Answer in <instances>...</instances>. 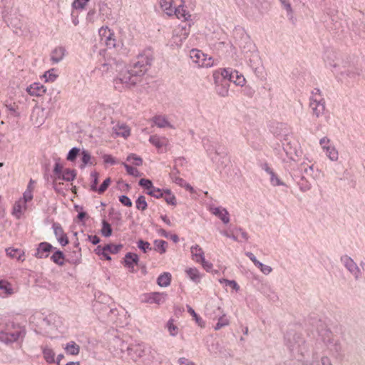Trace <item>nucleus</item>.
Instances as JSON below:
<instances>
[{"instance_id": "nucleus-7", "label": "nucleus", "mask_w": 365, "mask_h": 365, "mask_svg": "<svg viewBox=\"0 0 365 365\" xmlns=\"http://www.w3.org/2000/svg\"><path fill=\"white\" fill-rule=\"evenodd\" d=\"M190 56L192 62L199 67L210 68L215 64L212 57L197 49H192L190 52Z\"/></svg>"}, {"instance_id": "nucleus-32", "label": "nucleus", "mask_w": 365, "mask_h": 365, "mask_svg": "<svg viewBox=\"0 0 365 365\" xmlns=\"http://www.w3.org/2000/svg\"><path fill=\"white\" fill-rule=\"evenodd\" d=\"M154 250L162 255L166 252L168 248V242L163 240H155L153 242Z\"/></svg>"}, {"instance_id": "nucleus-60", "label": "nucleus", "mask_w": 365, "mask_h": 365, "mask_svg": "<svg viewBox=\"0 0 365 365\" xmlns=\"http://www.w3.org/2000/svg\"><path fill=\"white\" fill-rule=\"evenodd\" d=\"M235 232L237 234H238L239 239L241 240L240 242H242V241L246 242L248 240L249 235H248L247 232H245L243 229L237 228V229L235 230Z\"/></svg>"}, {"instance_id": "nucleus-5", "label": "nucleus", "mask_w": 365, "mask_h": 365, "mask_svg": "<svg viewBox=\"0 0 365 365\" xmlns=\"http://www.w3.org/2000/svg\"><path fill=\"white\" fill-rule=\"evenodd\" d=\"M120 349L123 354L126 353L129 359L134 362L139 361L145 354V346L143 344H130L128 345L122 341L120 343Z\"/></svg>"}, {"instance_id": "nucleus-55", "label": "nucleus", "mask_w": 365, "mask_h": 365, "mask_svg": "<svg viewBox=\"0 0 365 365\" xmlns=\"http://www.w3.org/2000/svg\"><path fill=\"white\" fill-rule=\"evenodd\" d=\"M42 89V91H46V88H44L40 83H34L26 88V91H36Z\"/></svg>"}, {"instance_id": "nucleus-6", "label": "nucleus", "mask_w": 365, "mask_h": 365, "mask_svg": "<svg viewBox=\"0 0 365 365\" xmlns=\"http://www.w3.org/2000/svg\"><path fill=\"white\" fill-rule=\"evenodd\" d=\"M221 76L223 79H228L235 85L243 86L246 82L243 75L237 71H231L229 68H220L213 73V77L215 80Z\"/></svg>"}, {"instance_id": "nucleus-34", "label": "nucleus", "mask_w": 365, "mask_h": 365, "mask_svg": "<svg viewBox=\"0 0 365 365\" xmlns=\"http://www.w3.org/2000/svg\"><path fill=\"white\" fill-rule=\"evenodd\" d=\"M26 205L24 202L21 200L16 202L13 207V214L17 217L20 218L21 215L23 214V211L26 210Z\"/></svg>"}, {"instance_id": "nucleus-3", "label": "nucleus", "mask_w": 365, "mask_h": 365, "mask_svg": "<svg viewBox=\"0 0 365 365\" xmlns=\"http://www.w3.org/2000/svg\"><path fill=\"white\" fill-rule=\"evenodd\" d=\"M284 344L292 352L302 353L305 349V340L302 334L295 330L289 329L284 337Z\"/></svg>"}, {"instance_id": "nucleus-38", "label": "nucleus", "mask_w": 365, "mask_h": 365, "mask_svg": "<svg viewBox=\"0 0 365 365\" xmlns=\"http://www.w3.org/2000/svg\"><path fill=\"white\" fill-rule=\"evenodd\" d=\"M65 350L67 354L71 355H78L79 354L80 346L74 341H70L65 346Z\"/></svg>"}, {"instance_id": "nucleus-43", "label": "nucleus", "mask_w": 365, "mask_h": 365, "mask_svg": "<svg viewBox=\"0 0 365 365\" xmlns=\"http://www.w3.org/2000/svg\"><path fill=\"white\" fill-rule=\"evenodd\" d=\"M165 195L164 199L165 202L168 205H176V197L171 192L170 190L165 189L163 192V195Z\"/></svg>"}, {"instance_id": "nucleus-50", "label": "nucleus", "mask_w": 365, "mask_h": 365, "mask_svg": "<svg viewBox=\"0 0 365 365\" xmlns=\"http://www.w3.org/2000/svg\"><path fill=\"white\" fill-rule=\"evenodd\" d=\"M137 245L138 247L144 253H146L147 252L150 251L152 250L150 244L147 241L139 240L137 242Z\"/></svg>"}, {"instance_id": "nucleus-13", "label": "nucleus", "mask_w": 365, "mask_h": 365, "mask_svg": "<svg viewBox=\"0 0 365 365\" xmlns=\"http://www.w3.org/2000/svg\"><path fill=\"white\" fill-rule=\"evenodd\" d=\"M123 265L128 269L130 272H135V265H139V257L137 254L128 252L125 254L123 261Z\"/></svg>"}, {"instance_id": "nucleus-14", "label": "nucleus", "mask_w": 365, "mask_h": 365, "mask_svg": "<svg viewBox=\"0 0 365 365\" xmlns=\"http://www.w3.org/2000/svg\"><path fill=\"white\" fill-rule=\"evenodd\" d=\"M209 211L214 215L220 218L224 224H227L230 222V215L227 210L222 207H215L210 205Z\"/></svg>"}, {"instance_id": "nucleus-59", "label": "nucleus", "mask_w": 365, "mask_h": 365, "mask_svg": "<svg viewBox=\"0 0 365 365\" xmlns=\"http://www.w3.org/2000/svg\"><path fill=\"white\" fill-rule=\"evenodd\" d=\"M187 38V34L185 31L182 34V36H178V34H175L173 36V43L177 46H179L181 45L183 40H185Z\"/></svg>"}, {"instance_id": "nucleus-54", "label": "nucleus", "mask_w": 365, "mask_h": 365, "mask_svg": "<svg viewBox=\"0 0 365 365\" xmlns=\"http://www.w3.org/2000/svg\"><path fill=\"white\" fill-rule=\"evenodd\" d=\"M79 152L80 149L78 148L73 147L69 150L66 159L69 161H73L74 160H76Z\"/></svg>"}, {"instance_id": "nucleus-61", "label": "nucleus", "mask_w": 365, "mask_h": 365, "mask_svg": "<svg viewBox=\"0 0 365 365\" xmlns=\"http://www.w3.org/2000/svg\"><path fill=\"white\" fill-rule=\"evenodd\" d=\"M111 180L110 178H107L103 183L100 185V187L98 188V192L100 194L103 193L107 188L108 187L109 185L110 184Z\"/></svg>"}, {"instance_id": "nucleus-23", "label": "nucleus", "mask_w": 365, "mask_h": 365, "mask_svg": "<svg viewBox=\"0 0 365 365\" xmlns=\"http://www.w3.org/2000/svg\"><path fill=\"white\" fill-rule=\"evenodd\" d=\"M190 252L192 258L196 262H200V260H203L205 257V253L202 249L198 245H195L191 247Z\"/></svg>"}, {"instance_id": "nucleus-47", "label": "nucleus", "mask_w": 365, "mask_h": 365, "mask_svg": "<svg viewBox=\"0 0 365 365\" xmlns=\"http://www.w3.org/2000/svg\"><path fill=\"white\" fill-rule=\"evenodd\" d=\"M135 206L138 210L144 211L147 209L148 204L145 200V197L143 195H140L136 201H135Z\"/></svg>"}, {"instance_id": "nucleus-35", "label": "nucleus", "mask_w": 365, "mask_h": 365, "mask_svg": "<svg viewBox=\"0 0 365 365\" xmlns=\"http://www.w3.org/2000/svg\"><path fill=\"white\" fill-rule=\"evenodd\" d=\"M76 176V173L75 170L73 169H66L63 170L62 175L58 177V180H63L67 182L73 181Z\"/></svg>"}, {"instance_id": "nucleus-9", "label": "nucleus", "mask_w": 365, "mask_h": 365, "mask_svg": "<svg viewBox=\"0 0 365 365\" xmlns=\"http://www.w3.org/2000/svg\"><path fill=\"white\" fill-rule=\"evenodd\" d=\"M101 42L106 45L108 48L116 46V39L114 33L108 27H101L98 31Z\"/></svg>"}, {"instance_id": "nucleus-19", "label": "nucleus", "mask_w": 365, "mask_h": 365, "mask_svg": "<svg viewBox=\"0 0 365 365\" xmlns=\"http://www.w3.org/2000/svg\"><path fill=\"white\" fill-rule=\"evenodd\" d=\"M66 48L63 46L55 48L51 53V60L53 63L61 61L66 56Z\"/></svg>"}, {"instance_id": "nucleus-31", "label": "nucleus", "mask_w": 365, "mask_h": 365, "mask_svg": "<svg viewBox=\"0 0 365 365\" xmlns=\"http://www.w3.org/2000/svg\"><path fill=\"white\" fill-rule=\"evenodd\" d=\"M282 146L284 152L286 153L287 155L292 160H294V158L292 156L293 153L296 154V150L294 148H292L291 145V142L289 141V139L287 137L284 138L282 142Z\"/></svg>"}, {"instance_id": "nucleus-26", "label": "nucleus", "mask_w": 365, "mask_h": 365, "mask_svg": "<svg viewBox=\"0 0 365 365\" xmlns=\"http://www.w3.org/2000/svg\"><path fill=\"white\" fill-rule=\"evenodd\" d=\"M6 255L11 258L16 259L19 261H24V252L19 250L13 247H9L6 249Z\"/></svg>"}, {"instance_id": "nucleus-11", "label": "nucleus", "mask_w": 365, "mask_h": 365, "mask_svg": "<svg viewBox=\"0 0 365 365\" xmlns=\"http://www.w3.org/2000/svg\"><path fill=\"white\" fill-rule=\"evenodd\" d=\"M166 298V293L153 292L143 294L141 297V302L143 303L161 304L165 302Z\"/></svg>"}, {"instance_id": "nucleus-36", "label": "nucleus", "mask_w": 365, "mask_h": 365, "mask_svg": "<svg viewBox=\"0 0 365 365\" xmlns=\"http://www.w3.org/2000/svg\"><path fill=\"white\" fill-rule=\"evenodd\" d=\"M59 159L56 160L54 168H53V173L55 175L53 182V187L55 190H57L56 188V180L58 179V177L61 176L63 173V165L59 163Z\"/></svg>"}, {"instance_id": "nucleus-62", "label": "nucleus", "mask_w": 365, "mask_h": 365, "mask_svg": "<svg viewBox=\"0 0 365 365\" xmlns=\"http://www.w3.org/2000/svg\"><path fill=\"white\" fill-rule=\"evenodd\" d=\"M139 185L148 190V191L153 187V182L148 179L142 178L139 181Z\"/></svg>"}, {"instance_id": "nucleus-52", "label": "nucleus", "mask_w": 365, "mask_h": 365, "mask_svg": "<svg viewBox=\"0 0 365 365\" xmlns=\"http://www.w3.org/2000/svg\"><path fill=\"white\" fill-rule=\"evenodd\" d=\"M220 283L225 284V285L230 286L235 291H238L240 289V286L235 280H230L227 279H220Z\"/></svg>"}, {"instance_id": "nucleus-15", "label": "nucleus", "mask_w": 365, "mask_h": 365, "mask_svg": "<svg viewBox=\"0 0 365 365\" xmlns=\"http://www.w3.org/2000/svg\"><path fill=\"white\" fill-rule=\"evenodd\" d=\"M56 249L47 242H43L38 244V247L36 249V252L35 253V257L38 259H43L48 257V253Z\"/></svg>"}, {"instance_id": "nucleus-33", "label": "nucleus", "mask_w": 365, "mask_h": 365, "mask_svg": "<svg viewBox=\"0 0 365 365\" xmlns=\"http://www.w3.org/2000/svg\"><path fill=\"white\" fill-rule=\"evenodd\" d=\"M297 184L299 187L300 190L302 192L309 190L312 187L309 178H307L304 175H301V176L299 177V180L297 181Z\"/></svg>"}, {"instance_id": "nucleus-49", "label": "nucleus", "mask_w": 365, "mask_h": 365, "mask_svg": "<svg viewBox=\"0 0 365 365\" xmlns=\"http://www.w3.org/2000/svg\"><path fill=\"white\" fill-rule=\"evenodd\" d=\"M101 234L106 237H110L112 235L111 226L106 220H103L102 222Z\"/></svg>"}, {"instance_id": "nucleus-30", "label": "nucleus", "mask_w": 365, "mask_h": 365, "mask_svg": "<svg viewBox=\"0 0 365 365\" xmlns=\"http://www.w3.org/2000/svg\"><path fill=\"white\" fill-rule=\"evenodd\" d=\"M300 170L302 172V175H304L307 178L314 179L316 175L314 173V166L305 165L304 163L301 164Z\"/></svg>"}, {"instance_id": "nucleus-57", "label": "nucleus", "mask_w": 365, "mask_h": 365, "mask_svg": "<svg viewBox=\"0 0 365 365\" xmlns=\"http://www.w3.org/2000/svg\"><path fill=\"white\" fill-rule=\"evenodd\" d=\"M91 177L92 178V182H91V189L93 191H97L98 190L97 185H98V174L96 172H92L91 174Z\"/></svg>"}, {"instance_id": "nucleus-21", "label": "nucleus", "mask_w": 365, "mask_h": 365, "mask_svg": "<svg viewBox=\"0 0 365 365\" xmlns=\"http://www.w3.org/2000/svg\"><path fill=\"white\" fill-rule=\"evenodd\" d=\"M14 293L12 285L6 280H0V296L6 297Z\"/></svg>"}, {"instance_id": "nucleus-40", "label": "nucleus", "mask_w": 365, "mask_h": 365, "mask_svg": "<svg viewBox=\"0 0 365 365\" xmlns=\"http://www.w3.org/2000/svg\"><path fill=\"white\" fill-rule=\"evenodd\" d=\"M179 174H180L179 170L177 168H175V166H173V168L170 173V176L173 182H174L175 183H176L178 185H182V183H183L184 180H185L182 178L179 177V175H178Z\"/></svg>"}, {"instance_id": "nucleus-44", "label": "nucleus", "mask_w": 365, "mask_h": 365, "mask_svg": "<svg viewBox=\"0 0 365 365\" xmlns=\"http://www.w3.org/2000/svg\"><path fill=\"white\" fill-rule=\"evenodd\" d=\"M279 1L281 2L284 9L286 10L287 16L288 17V19L291 21H293V10L292 9L289 0H279Z\"/></svg>"}, {"instance_id": "nucleus-20", "label": "nucleus", "mask_w": 365, "mask_h": 365, "mask_svg": "<svg viewBox=\"0 0 365 365\" xmlns=\"http://www.w3.org/2000/svg\"><path fill=\"white\" fill-rule=\"evenodd\" d=\"M149 142L158 149H161L168 145V139L167 138L160 137L158 135H153L150 136Z\"/></svg>"}, {"instance_id": "nucleus-29", "label": "nucleus", "mask_w": 365, "mask_h": 365, "mask_svg": "<svg viewBox=\"0 0 365 365\" xmlns=\"http://www.w3.org/2000/svg\"><path fill=\"white\" fill-rule=\"evenodd\" d=\"M160 7L163 11L168 16L173 14L175 7L173 6V0H160Z\"/></svg>"}, {"instance_id": "nucleus-53", "label": "nucleus", "mask_w": 365, "mask_h": 365, "mask_svg": "<svg viewBox=\"0 0 365 365\" xmlns=\"http://www.w3.org/2000/svg\"><path fill=\"white\" fill-rule=\"evenodd\" d=\"M125 168L127 173L132 176L138 177L140 175V172L135 168L126 164L125 163H122Z\"/></svg>"}, {"instance_id": "nucleus-46", "label": "nucleus", "mask_w": 365, "mask_h": 365, "mask_svg": "<svg viewBox=\"0 0 365 365\" xmlns=\"http://www.w3.org/2000/svg\"><path fill=\"white\" fill-rule=\"evenodd\" d=\"M163 192L164 190H161L153 185V187L150 188L148 191H147L146 193L152 197H154L156 199H159L163 197Z\"/></svg>"}, {"instance_id": "nucleus-48", "label": "nucleus", "mask_w": 365, "mask_h": 365, "mask_svg": "<svg viewBox=\"0 0 365 365\" xmlns=\"http://www.w3.org/2000/svg\"><path fill=\"white\" fill-rule=\"evenodd\" d=\"M56 69L51 68L46 71L43 78H44L45 82H53L57 78V74L56 73Z\"/></svg>"}, {"instance_id": "nucleus-41", "label": "nucleus", "mask_w": 365, "mask_h": 365, "mask_svg": "<svg viewBox=\"0 0 365 365\" xmlns=\"http://www.w3.org/2000/svg\"><path fill=\"white\" fill-rule=\"evenodd\" d=\"M186 273L189 278L192 281L195 282H200L201 276L197 268H189L186 270Z\"/></svg>"}, {"instance_id": "nucleus-58", "label": "nucleus", "mask_w": 365, "mask_h": 365, "mask_svg": "<svg viewBox=\"0 0 365 365\" xmlns=\"http://www.w3.org/2000/svg\"><path fill=\"white\" fill-rule=\"evenodd\" d=\"M257 267L260 271L264 274H269L272 272V268L270 266L264 264L263 263L259 262L257 264L255 265Z\"/></svg>"}, {"instance_id": "nucleus-37", "label": "nucleus", "mask_w": 365, "mask_h": 365, "mask_svg": "<svg viewBox=\"0 0 365 365\" xmlns=\"http://www.w3.org/2000/svg\"><path fill=\"white\" fill-rule=\"evenodd\" d=\"M217 324L214 327L215 330L217 331L221 329L222 328L227 327L230 324V320L227 317L225 313L222 314L219 318H217Z\"/></svg>"}, {"instance_id": "nucleus-25", "label": "nucleus", "mask_w": 365, "mask_h": 365, "mask_svg": "<svg viewBox=\"0 0 365 365\" xmlns=\"http://www.w3.org/2000/svg\"><path fill=\"white\" fill-rule=\"evenodd\" d=\"M43 359L48 364L55 363V352L48 346H41Z\"/></svg>"}, {"instance_id": "nucleus-12", "label": "nucleus", "mask_w": 365, "mask_h": 365, "mask_svg": "<svg viewBox=\"0 0 365 365\" xmlns=\"http://www.w3.org/2000/svg\"><path fill=\"white\" fill-rule=\"evenodd\" d=\"M46 118L45 110L40 108L36 107L33 109L31 115V120L35 127L39 128L41 126Z\"/></svg>"}, {"instance_id": "nucleus-39", "label": "nucleus", "mask_w": 365, "mask_h": 365, "mask_svg": "<svg viewBox=\"0 0 365 365\" xmlns=\"http://www.w3.org/2000/svg\"><path fill=\"white\" fill-rule=\"evenodd\" d=\"M173 14L179 19H183L184 20H187L188 17H190V15L182 5H180L178 8H175Z\"/></svg>"}, {"instance_id": "nucleus-8", "label": "nucleus", "mask_w": 365, "mask_h": 365, "mask_svg": "<svg viewBox=\"0 0 365 365\" xmlns=\"http://www.w3.org/2000/svg\"><path fill=\"white\" fill-rule=\"evenodd\" d=\"M309 106L316 117L318 118L324 113L325 110V101L321 96V93H312L310 97Z\"/></svg>"}, {"instance_id": "nucleus-17", "label": "nucleus", "mask_w": 365, "mask_h": 365, "mask_svg": "<svg viewBox=\"0 0 365 365\" xmlns=\"http://www.w3.org/2000/svg\"><path fill=\"white\" fill-rule=\"evenodd\" d=\"M81 249H73L69 251L66 255V262L71 264H79L81 262Z\"/></svg>"}, {"instance_id": "nucleus-64", "label": "nucleus", "mask_w": 365, "mask_h": 365, "mask_svg": "<svg viewBox=\"0 0 365 365\" xmlns=\"http://www.w3.org/2000/svg\"><path fill=\"white\" fill-rule=\"evenodd\" d=\"M270 182L273 186L284 185V183L280 180V179L274 172L272 173V174H270Z\"/></svg>"}, {"instance_id": "nucleus-1", "label": "nucleus", "mask_w": 365, "mask_h": 365, "mask_svg": "<svg viewBox=\"0 0 365 365\" xmlns=\"http://www.w3.org/2000/svg\"><path fill=\"white\" fill-rule=\"evenodd\" d=\"M153 60V52L147 48L138 56L137 61L133 65L120 73L118 79L115 80V88L120 89L118 84L123 85V88L130 89L145 74Z\"/></svg>"}, {"instance_id": "nucleus-22", "label": "nucleus", "mask_w": 365, "mask_h": 365, "mask_svg": "<svg viewBox=\"0 0 365 365\" xmlns=\"http://www.w3.org/2000/svg\"><path fill=\"white\" fill-rule=\"evenodd\" d=\"M336 55L335 52L327 50L324 55V60L327 66L336 68L338 64L336 62Z\"/></svg>"}, {"instance_id": "nucleus-45", "label": "nucleus", "mask_w": 365, "mask_h": 365, "mask_svg": "<svg viewBox=\"0 0 365 365\" xmlns=\"http://www.w3.org/2000/svg\"><path fill=\"white\" fill-rule=\"evenodd\" d=\"M325 150L327 152V155L331 160L336 161L338 160V151L334 146H328Z\"/></svg>"}, {"instance_id": "nucleus-10", "label": "nucleus", "mask_w": 365, "mask_h": 365, "mask_svg": "<svg viewBox=\"0 0 365 365\" xmlns=\"http://www.w3.org/2000/svg\"><path fill=\"white\" fill-rule=\"evenodd\" d=\"M341 262L348 271L354 275L356 280H359L361 277V272L354 259L348 255L341 257Z\"/></svg>"}, {"instance_id": "nucleus-18", "label": "nucleus", "mask_w": 365, "mask_h": 365, "mask_svg": "<svg viewBox=\"0 0 365 365\" xmlns=\"http://www.w3.org/2000/svg\"><path fill=\"white\" fill-rule=\"evenodd\" d=\"M113 132L115 133V136H120L124 138H127L130 135V129L125 123H117L113 127Z\"/></svg>"}, {"instance_id": "nucleus-56", "label": "nucleus", "mask_w": 365, "mask_h": 365, "mask_svg": "<svg viewBox=\"0 0 365 365\" xmlns=\"http://www.w3.org/2000/svg\"><path fill=\"white\" fill-rule=\"evenodd\" d=\"M167 327H168V331H169L170 334L172 336H175L178 334V328L177 326H175L173 323V320L172 319L168 321V324H167Z\"/></svg>"}, {"instance_id": "nucleus-28", "label": "nucleus", "mask_w": 365, "mask_h": 365, "mask_svg": "<svg viewBox=\"0 0 365 365\" xmlns=\"http://www.w3.org/2000/svg\"><path fill=\"white\" fill-rule=\"evenodd\" d=\"M171 274L169 272H163L160 274L157 279V284L162 287H166L170 284Z\"/></svg>"}, {"instance_id": "nucleus-42", "label": "nucleus", "mask_w": 365, "mask_h": 365, "mask_svg": "<svg viewBox=\"0 0 365 365\" xmlns=\"http://www.w3.org/2000/svg\"><path fill=\"white\" fill-rule=\"evenodd\" d=\"M122 248H123V245H121V244H118V245L108 244V245H105L103 247V251L109 252L111 254H117L120 251V250Z\"/></svg>"}, {"instance_id": "nucleus-27", "label": "nucleus", "mask_w": 365, "mask_h": 365, "mask_svg": "<svg viewBox=\"0 0 365 365\" xmlns=\"http://www.w3.org/2000/svg\"><path fill=\"white\" fill-rule=\"evenodd\" d=\"M152 121L155 124V125L158 128H173V125L169 123L167 118L163 115H155L152 118Z\"/></svg>"}, {"instance_id": "nucleus-63", "label": "nucleus", "mask_w": 365, "mask_h": 365, "mask_svg": "<svg viewBox=\"0 0 365 365\" xmlns=\"http://www.w3.org/2000/svg\"><path fill=\"white\" fill-rule=\"evenodd\" d=\"M127 160L128 161H130V160H133V163L136 165V166H140L142 165L143 163V160L140 157H138L135 154H130L128 156L127 158Z\"/></svg>"}, {"instance_id": "nucleus-51", "label": "nucleus", "mask_w": 365, "mask_h": 365, "mask_svg": "<svg viewBox=\"0 0 365 365\" xmlns=\"http://www.w3.org/2000/svg\"><path fill=\"white\" fill-rule=\"evenodd\" d=\"M52 229L56 239L65 234L62 226L58 222H53L52 224Z\"/></svg>"}, {"instance_id": "nucleus-2", "label": "nucleus", "mask_w": 365, "mask_h": 365, "mask_svg": "<svg viewBox=\"0 0 365 365\" xmlns=\"http://www.w3.org/2000/svg\"><path fill=\"white\" fill-rule=\"evenodd\" d=\"M26 331L24 327L10 322L6 324L5 329L0 331V341L5 344H11L19 340H23Z\"/></svg>"}, {"instance_id": "nucleus-4", "label": "nucleus", "mask_w": 365, "mask_h": 365, "mask_svg": "<svg viewBox=\"0 0 365 365\" xmlns=\"http://www.w3.org/2000/svg\"><path fill=\"white\" fill-rule=\"evenodd\" d=\"M241 38L238 40V46L246 58H249L250 62L255 63L259 60V55L255 45L250 38L245 33L240 31Z\"/></svg>"}, {"instance_id": "nucleus-16", "label": "nucleus", "mask_w": 365, "mask_h": 365, "mask_svg": "<svg viewBox=\"0 0 365 365\" xmlns=\"http://www.w3.org/2000/svg\"><path fill=\"white\" fill-rule=\"evenodd\" d=\"M223 313V309L218 305L208 304L205 307L206 316L212 320H216V319L219 318V317Z\"/></svg>"}, {"instance_id": "nucleus-24", "label": "nucleus", "mask_w": 365, "mask_h": 365, "mask_svg": "<svg viewBox=\"0 0 365 365\" xmlns=\"http://www.w3.org/2000/svg\"><path fill=\"white\" fill-rule=\"evenodd\" d=\"M51 260L58 266H63L66 262V256L62 251L58 250L53 253Z\"/></svg>"}]
</instances>
